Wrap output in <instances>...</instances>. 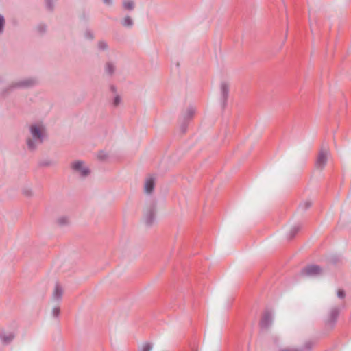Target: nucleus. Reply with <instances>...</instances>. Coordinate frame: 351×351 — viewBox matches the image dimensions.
I'll use <instances>...</instances> for the list:
<instances>
[{"instance_id": "473e14b6", "label": "nucleus", "mask_w": 351, "mask_h": 351, "mask_svg": "<svg viewBox=\"0 0 351 351\" xmlns=\"http://www.w3.org/2000/svg\"><path fill=\"white\" fill-rule=\"evenodd\" d=\"M280 351H303V350L300 349V348H292V349L286 348V349H282Z\"/></svg>"}, {"instance_id": "393cba45", "label": "nucleus", "mask_w": 351, "mask_h": 351, "mask_svg": "<svg viewBox=\"0 0 351 351\" xmlns=\"http://www.w3.org/2000/svg\"><path fill=\"white\" fill-rule=\"evenodd\" d=\"M40 166L43 167H48V166H52L54 165V162L50 160H43L41 161L40 163Z\"/></svg>"}, {"instance_id": "7ed1b4c3", "label": "nucleus", "mask_w": 351, "mask_h": 351, "mask_svg": "<svg viewBox=\"0 0 351 351\" xmlns=\"http://www.w3.org/2000/svg\"><path fill=\"white\" fill-rule=\"evenodd\" d=\"M156 204L152 202L144 210V221L147 226H152L155 219Z\"/></svg>"}, {"instance_id": "bb28decb", "label": "nucleus", "mask_w": 351, "mask_h": 351, "mask_svg": "<svg viewBox=\"0 0 351 351\" xmlns=\"http://www.w3.org/2000/svg\"><path fill=\"white\" fill-rule=\"evenodd\" d=\"M299 229L300 228L298 226H294L291 228L290 231V239L293 238L295 236V234L298 232Z\"/></svg>"}, {"instance_id": "9b49d317", "label": "nucleus", "mask_w": 351, "mask_h": 351, "mask_svg": "<svg viewBox=\"0 0 351 351\" xmlns=\"http://www.w3.org/2000/svg\"><path fill=\"white\" fill-rule=\"evenodd\" d=\"M155 181L153 177H149L146 179L144 186V191L147 194H151L154 189Z\"/></svg>"}, {"instance_id": "f257e3e1", "label": "nucleus", "mask_w": 351, "mask_h": 351, "mask_svg": "<svg viewBox=\"0 0 351 351\" xmlns=\"http://www.w3.org/2000/svg\"><path fill=\"white\" fill-rule=\"evenodd\" d=\"M25 138L27 149L33 151L47 138V133H28Z\"/></svg>"}, {"instance_id": "72a5a7b5", "label": "nucleus", "mask_w": 351, "mask_h": 351, "mask_svg": "<svg viewBox=\"0 0 351 351\" xmlns=\"http://www.w3.org/2000/svg\"><path fill=\"white\" fill-rule=\"evenodd\" d=\"M104 4L111 6L113 3L112 0H103Z\"/></svg>"}, {"instance_id": "2f4dec72", "label": "nucleus", "mask_w": 351, "mask_h": 351, "mask_svg": "<svg viewBox=\"0 0 351 351\" xmlns=\"http://www.w3.org/2000/svg\"><path fill=\"white\" fill-rule=\"evenodd\" d=\"M23 192L26 196H32V191L31 189H29V188L24 189Z\"/></svg>"}, {"instance_id": "2eb2a0df", "label": "nucleus", "mask_w": 351, "mask_h": 351, "mask_svg": "<svg viewBox=\"0 0 351 351\" xmlns=\"http://www.w3.org/2000/svg\"><path fill=\"white\" fill-rule=\"evenodd\" d=\"M14 335L11 332L8 334H2L0 335L1 339L5 344H8L9 343H10L14 339Z\"/></svg>"}, {"instance_id": "1a4fd4ad", "label": "nucleus", "mask_w": 351, "mask_h": 351, "mask_svg": "<svg viewBox=\"0 0 351 351\" xmlns=\"http://www.w3.org/2000/svg\"><path fill=\"white\" fill-rule=\"evenodd\" d=\"M341 309L339 306H334L330 309L326 321L328 324L333 326L335 324Z\"/></svg>"}, {"instance_id": "5701e85b", "label": "nucleus", "mask_w": 351, "mask_h": 351, "mask_svg": "<svg viewBox=\"0 0 351 351\" xmlns=\"http://www.w3.org/2000/svg\"><path fill=\"white\" fill-rule=\"evenodd\" d=\"M5 26L4 16L0 14V34L3 33Z\"/></svg>"}, {"instance_id": "7c9ffc66", "label": "nucleus", "mask_w": 351, "mask_h": 351, "mask_svg": "<svg viewBox=\"0 0 351 351\" xmlns=\"http://www.w3.org/2000/svg\"><path fill=\"white\" fill-rule=\"evenodd\" d=\"M38 31L40 33H44L46 31L47 27L44 24H40L37 27Z\"/></svg>"}, {"instance_id": "b1692460", "label": "nucleus", "mask_w": 351, "mask_h": 351, "mask_svg": "<svg viewBox=\"0 0 351 351\" xmlns=\"http://www.w3.org/2000/svg\"><path fill=\"white\" fill-rule=\"evenodd\" d=\"M121 101V98L119 95H117L112 101V104L114 107L118 106Z\"/></svg>"}, {"instance_id": "f8f14e48", "label": "nucleus", "mask_w": 351, "mask_h": 351, "mask_svg": "<svg viewBox=\"0 0 351 351\" xmlns=\"http://www.w3.org/2000/svg\"><path fill=\"white\" fill-rule=\"evenodd\" d=\"M63 294V289L61 286L56 283L55 285V288L52 294V299L54 301H60L62 298Z\"/></svg>"}, {"instance_id": "20e7f679", "label": "nucleus", "mask_w": 351, "mask_h": 351, "mask_svg": "<svg viewBox=\"0 0 351 351\" xmlns=\"http://www.w3.org/2000/svg\"><path fill=\"white\" fill-rule=\"evenodd\" d=\"M72 169L78 173L81 177H86L90 173V170L84 166V162L81 160L75 161L71 164Z\"/></svg>"}, {"instance_id": "423d86ee", "label": "nucleus", "mask_w": 351, "mask_h": 351, "mask_svg": "<svg viewBox=\"0 0 351 351\" xmlns=\"http://www.w3.org/2000/svg\"><path fill=\"white\" fill-rule=\"evenodd\" d=\"M328 152L326 149H322L317 156L315 166L317 169H323L326 165Z\"/></svg>"}, {"instance_id": "c9c22d12", "label": "nucleus", "mask_w": 351, "mask_h": 351, "mask_svg": "<svg viewBox=\"0 0 351 351\" xmlns=\"http://www.w3.org/2000/svg\"><path fill=\"white\" fill-rule=\"evenodd\" d=\"M99 157L100 158H101V159H102V158H104V157H103V156H102V155H99Z\"/></svg>"}, {"instance_id": "dca6fc26", "label": "nucleus", "mask_w": 351, "mask_h": 351, "mask_svg": "<svg viewBox=\"0 0 351 351\" xmlns=\"http://www.w3.org/2000/svg\"><path fill=\"white\" fill-rule=\"evenodd\" d=\"M45 128L43 124H32L29 127V132H45Z\"/></svg>"}, {"instance_id": "4be33fe9", "label": "nucleus", "mask_w": 351, "mask_h": 351, "mask_svg": "<svg viewBox=\"0 0 351 351\" xmlns=\"http://www.w3.org/2000/svg\"><path fill=\"white\" fill-rule=\"evenodd\" d=\"M311 205H312V203L310 201H305L304 202H303L302 204H300V207L302 210H306L308 208H310L311 206Z\"/></svg>"}, {"instance_id": "9d476101", "label": "nucleus", "mask_w": 351, "mask_h": 351, "mask_svg": "<svg viewBox=\"0 0 351 351\" xmlns=\"http://www.w3.org/2000/svg\"><path fill=\"white\" fill-rule=\"evenodd\" d=\"M36 83V81L34 79L28 78L20 80L17 82L14 83L12 85V88H29L34 86Z\"/></svg>"}, {"instance_id": "a878e982", "label": "nucleus", "mask_w": 351, "mask_h": 351, "mask_svg": "<svg viewBox=\"0 0 351 351\" xmlns=\"http://www.w3.org/2000/svg\"><path fill=\"white\" fill-rule=\"evenodd\" d=\"M58 221L60 225L64 226V225L67 224L68 218L66 217H62L58 219Z\"/></svg>"}, {"instance_id": "a211bd4d", "label": "nucleus", "mask_w": 351, "mask_h": 351, "mask_svg": "<svg viewBox=\"0 0 351 351\" xmlns=\"http://www.w3.org/2000/svg\"><path fill=\"white\" fill-rule=\"evenodd\" d=\"M56 0H45L46 9L52 12L54 10Z\"/></svg>"}, {"instance_id": "f704fd0d", "label": "nucleus", "mask_w": 351, "mask_h": 351, "mask_svg": "<svg viewBox=\"0 0 351 351\" xmlns=\"http://www.w3.org/2000/svg\"><path fill=\"white\" fill-rule=\"evenodd\" d=\"M110 90L112 93H116L117 92V88H116V86L114 85H110Z\"/></svg>"}, {"instance_id": "6e6552de", "label": "nucleus", "mask_w": 351, "mask_h": 351, "mask_svg": "<svg viewBox=\"0 0 351 351\" xmlns=\"http://www.w3.org/2000/svg\"><path fill=\"white\" fill-rule=\"evenodd\" d=\"M273 315L269 311H265L260 321V326L263 329H267L273 322Z\"/></svg>"}, {"instance_id": "ddd939ff", "label": "nucleus", "mask_w": 351, "mask_h": 351, "mask_svg": "<svg viewBox=\"0 0 351 351\" xmlns=\"http://www.w3.org/2000/svg\"><path fill=\"white\" fill-rule=\"evenodd\" d=\"M121 24L125 27L130 28L133 26L134 22L130 16H126L123 19L121 20Z\"/></svg>"}, {"instance_id": "cd10ccee", "label": "nucleus", "mask_w": 351, "mask_h": 351, "mask_svg": "<svg viewBox=\"0 0 351 351\" xmlns=\"http://www.w3.org/2000/svg\"><path fill=\"white\" fill-rule=\"evenodd\" d=\"M60 308L59 307H54L53 309H52V315L54 317H58L60 315Z\"/></svg>"}, {"instance_id": "c756f323", "label": "nucleus", "mask_w": 351, "mask_h": 351, "mask_svg": "<svg viewBox=\"0 0 351 351\" xmlns=\"http://www.w3.org/2000/svg\"><path fill=\"white\" fill-rule=\"evenodd\" d=\"M337 297L343 299L346 296L345 291L343 289H339L337 292Z\"/></svg>"}, {"instance_id": "aec40b11", "label": "nucleus", "mask_w": 351, "mask_h": 351, "mask_svg": "<svg viewBox=\"0 0 351 351\" xmlns=\"http://www.w3.org/2000/svg\"><path fill=\"white\" fill-rule=\"evenodd\" d=\"M84 36L86 39L93 40L94 38V34L90 29H87L85 31Z\"/></svg>"}, {"instance_id": "0eeeda50", "label": "nucleus", "mask_w": 351, "mask_h": 351, "mask_svg": "<svg viewBox=\"0 0 351 351\" xmlns=\"http://www.w3.org/2000/svg\"><path fill=\"white\" fill-rule=\"evenodd\" d=\"M322 269L315 265H308L302 269L301 274L306 276H315L321 274Z\"/></svg>"}, {"instance_id": "f03ea898", "label": "nucleus", "mask_w": 351, "mask_h": 351, "mask_svg": "<svg viewBox=\"0 0 351 351\" xmlns=\"http://www.w3.org/2000/svg\"><path fill=\"white\" fill-rule=\"evenodd\" d=\"M195 112V107L193 106H189L182 113L180 119V132H186L189 122L193 118Z\"/></svg>"}, {"instance_id": "f3484780", "label": "nucleus", "mask_w": 351, "mask_h": 351, "mask_svg": "<svg viewBox=\"0 0 351 351\" xmlns=\"http://www.w3.org/2000/svg\"><path fill=\"white\" fill-rule=\"evenodd\" d=\"M123 7L128 10H133L134 8V3L133 0H123Z\"/></svg>"}, {"instance_id": "c85d7f7f", "label": "nucleus", "mask_w": 351, "mask_h": 351, "mask_svg": "<svg viewBox=\"0 0 351 351\" xmlns=\"http://www.w3.org/2000/svg\"><path fill=\"white\" fill-rule=\"evenodd\" d=\"M152 349V346L149 343L145 344L141 351H151Z\"/></svg>"}, {"instance_id": "4468645a", "label": "nucleus", "mask_w": 351, "mask_h": 351, "mask_svg": "<svg viewBox=\"0 0 351 351\" xmlns=\"http://www.w3.org/2000/svg\"><path fill=\"white\" fill-rule=\"evenodd\" d=\"M115 71V66L112 62H108L106 64L105 72L112 76Z\"/></svg>"}, {"instance_id": "412c9836", "label": "nucleus", "mask_w": 351, "mask_h": 351, "mask_svg": "<svg viewBox=\"0 0 351 351\" xmlns=\"http://www.w3.org/2000/svg\"><path fill=\"white\" fill-rule=\"evenodd\" d=\"M313 343L311 341H306L301 348L303 351H310L312 349Z\"/></svg>"}, {"instance_id": "6ab92c4d", "label": "nucleus", "mask_w": 351, "mask_h": 351, "mask_svg": "<svg viewBox=\"0 0 351 351\" xmlns=\"http://www.w3.org/2000/svg\"><path fill=\"white\" fill-rule=\"evenodd\" d=\"M98 49L101 51H105L108 49V45L106 41L100 40L97 44Z\"/></svg>"}, {"instance_id": "39448f33", "label": "nucleus", "mask_w": 351, "mask_h": 351, "mask_svg": "<svg viewBox=\"0 0 351 351\" xmlns=\"http://www.w3.org/2000/svg\"><path fill=\"white\" fill-rule=\"evenodd\" d=\"M220 91H221V104L222 109L223 110L228 103V99L229 97L230 93V86L229 84L226 82H223L221 83L220 86Z\"/></svg>"}]
</instances>
